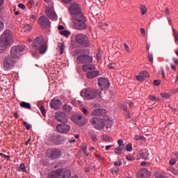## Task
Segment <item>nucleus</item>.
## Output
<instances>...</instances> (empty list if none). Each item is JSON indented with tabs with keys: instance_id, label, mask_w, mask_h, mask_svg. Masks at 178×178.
I'll list each match as a JSON object with an SVG mask.
<instances>
[{
	"instance_id": "nucleus-1",
	"label": "nucleus",
	"mask_w": 178,
	"mask_h": 178,
	"mask_svg": "<svg viewBox=\"0 0 178 178\" xmlns=\"http://www.w3.org/2000/svg\"><path fill=\"white\" fill-rule=\"evenodd\" d=\"M69 10L73 15L72 26L74 29L76 30H84L87 29L86 18H84L83 13H81L80 5L77 3H72L70 6Z\"/></svg>"
},
{
	"instance_id": "nucleus-2",
	"label": "nucleus",
	"mask_w": 178,
	"mask_h": 178,
	"mask_svg": "<svg viewBox=\"0 0 178 178\" xmlns=\"http://www.w3.org/2000/svg\"><path fill=\"white\" fill-rule=\"evenodd\" d=\"M32 48L33 50H31V54L33 58H37V52L38 51L40 54H45L47 52V47L44 41V38L39 37L35 38L32 43Z\"/></svg>"
},
{
	"instance_id": "nucleus-3",
	"label": "nucleus",
	"mask_w": 178,
	"mask_h": 178,
	"mask_svg": "<svg viewBox=\"0 0 178 178\" xmlns=\"http://www.w3.org/2000/svg\"><path fill=\"white\" fill-rule=\"evenodd\" d=\"M12 32L10 30H6L0 38V54H3L9 45H12Z\"/></svg>"
},
{
	"instance_id": "nucleus-4",
	"label": "nucleus",
	"mask_w": 178,
	"mask_h": 178,
	"mask_svg": "<svg viewBox=\"0 0 178 178\" xmlns=\"http://www.w3.org/2000/svg\"><path fill=\"white\" fill-rule=\"evenodd\" d=\"M99 94V91L91 88L83 90L80 93L81 97H83V98H86V99H94V98H95L97 95Z\"/></svg>"
},
{
	"instance_id": "nucleus-5",
	"label": "nucleus",
	"mask_w": 178,
	"mask_h": 178,
	"mask_svg": "<svg viewBox=\"0 0 178 178\" xmlns=\"http://www.w3.org/2000/svg\"><path fill=\"white\" fill-rule=\"evenodd\" d=\"M24 46H13L10 49V55L13 58L17 59V58H20L24 54Z\"/></svg>"
},
{
	"instance_id": "nucleus-6",
	"label": "nucleus",
	"mask_w": 178,
	"mask_h": 178,
	"mask_svg": "<svg viewBox=\"0 0 178 178\" xmlns=\"http://www.w3.org/2000/svg\"><path fill=\"white\" fill-rule=\"evenodd\" d=\"M16 65V60L10 56H7L4 58L3 63L4 70L9 71L12 70Z\"/></svg>"
},
{
	"instance_id": "nucleus-7",
	"label": "nucleus",
	"mask_w": 178,
	"mask_h": 178,
	"mask_svg": "<svg viewBox=\"0 0 178 178\" xmlns=\"http://www.w3.org/2000/svg\"><path fill=\"white\" fill-rule=\"evenodd\" d=\"M90 123H92L93 127L97 130H101V129H104V127H105V122H104V120L99 118H92L90 120Z\"/></svg>"
},
{
	"instance_id": "nucleus-8",
	"label": "nucleus",
	"mask_w": 178,
	"mask_h": 178,
	"mask_svg": "<svg viewBox=\"0 0 178 178\" xmlns=\"http://www.w3.org/2000/svg\"><path fill=\"white\" fill-rule=\"evenodd\" d=\"M75 40L78 44L82 45V47H88L89 45L88 38L83 34H77L76 35Z\"/></svg>"
},
{
	"instance_id": "nucleus-9",
	"label": "nucleus",
	"mask_w": 178,
	"mask_h": 178,
	"mask_svg": "<svg viewBox=\"0 0 178 178\" xmlns=\"http://www.w3.org/2000/svg\"><path fill=\"white\" fill-rule=\"evenodd\" d=\"M55 118L56 120L60 123H67V121L69 120V117L67 115L62 111L56 113Z\"/></svg>"
},
{
	"instance_id": "nucleus-10",
	"label": "nucleus",
	"mask_w": 178,
	"mask_h": 178,
	"mask_svg": "<svg viewBox=\"0 0 178 178\" xmlns=\"http://www.w3.org/2000/svg\"><path fill=\"white\" fill-rule=\"evenodd\" d=\"M98 86L101 90H108L109 88V79L104 77L98 79Z\"/></svg>"
},
{
	"instance_id": "nucleus-11",
	"label": "nucleus",
	"mask_w": 178,
	"mask_h": 178,
	"mask_svg": "<svg viewBox=\"0 0 178 178\" xmlns=\"http://www.w3.org/2000/svg\"><path fill=\"white\" fill-rule=\"evenodd\" d=\"M79 63H92V56L86 54L80 55L77 58Z\"/></svg>"
},
{
	"instance_id": "nucleus-12",
	"label": "nucleus",
	"mask_w": 178,
	"mask_h": 178,
	"mask_svg": "<svg viewBox=\"0 0 178 178\" xmlns=\"http://www.w3.org/2000/svg\"><path fill=\"white\" fill-rule=\"evenodd\" d=\"M38 24L41 26V27H49L51 26V22L49 19L45 16H40L38 19Z\"/></svg>"
},
{
	"instance_id": "nucleus-13",
	"label": "nucleus",
	"mask_w": 178,
	"mask_h": 178,
	"mask_svg": "<svg viewBox=\"0 0 178 178\" xmlns=\"http://www.w3.org/2000/svg\"><path fill=\"white\" fill-rule=\"evenodd\" d=\"M46 15L49 19H53L54 20L58 19V15H56V13H55L52 6L46 7Z\"/></svg>"
},
{
	"instance_id": "nucleus-14",
	"label": "nucleus",
	"mask_w": 178,
	"mask_h": 178,
	"mask_svg": "<svg viewBox=\"0 0 178 178\" xmlns=\"http://www.w3.org/2000/svg\"><path fill=\"white\" fill-rule=\"evenodd\" d=\"M72 121L75 122L78 126H84L87 124V119L83 118L81 115H76L74 117H72Z\"/></svg>"
},
{
	"instance_id": "nucleus-15",
	"label": "nucleus",
	"mask_w": 178,
	"mask_h": 178,
	"mask_svg": "<svg viewBox=\"0 0 178 178\" xmlns=\"http://www.w3.org/2000/svg\"><path fill=\"white\" fill-rule=\"evenodd\" d=\"M56 130L58 133H69L70 131V125L66 124H60L56 126Z\"/></svg>"
},
{
	"instance_id": "nucleus-16",
	"label": "nucleus",
	"mask_w": 178,
	"mask_h": 178,
	"mask_svg": "<svg viewBox=\"0 0 178 178\" xmlns=\"http://www.w3.org/2000/svg\"><path fill=\"white\" fill-rule=\"evenodd\" d=\"M62 105V102L59 99H53L51 102L50 106L53 109H59Z\"/></svg>"
},
{
	"instance_id": "nucleus-17",
	"label": "nucleus",
	"mask_w": 178,
	"mask_h": 178,
	"mask_svg": "<svg viewBox=\"0 0 178 178\" xmlns=\"http://www.w3.org/2000/svg\"><path fill=\"white\" fill-rule=\"evenodd\" d=\"M106 111L104 108H96L91 113L92 116H102Z\"/></svg>"
},
{
	"instance_id": "nucleus-18",
	"label": "nucleus",
	"mask_w": 178,
	"mask_h": 178,
	"mask_svg": "<svg viewBox=\"0 0 178 178\" xmlns=\"http://www.w3.org/2000/svg\"><path fill=\"white\" fill-rule=\"evenodd\" d=\"M98 76H99V72L98 71H90L86 74V76L89 79H95V77H98Z\"/></svg>"
},
{
	"instance_id": "nucleus-19",
	"label": "nucleus",
	"mask_w": 178,
	"mask_h": 178,
	"mask_svg": "<svg viewBox=\"0 0 178 178\" xmlns=\"http://www.w3.org/2000/svg\"><path fill=\"white\" fill-rule=\"evenodd\" d=\"M151 177V172L147 169L142 170L140 175L138 178H149Z\"/></svg>"
},
{
	"instance_id": "nucleus-20",
	"label": "nucleus",
	"mask_w": 178,
	"mask_h": 178,
	"mask_svg": "<svg viewBox=\"0 0 178 178\" xmlns=\"http://www.w3.org/2000/svg\"><path fill=\"white\" fill-rule=\"evenodd\" d=\"M62 155V153L58 149H53L51 153V159H56Z\"/></svg>"
},
{
	"instance_id": "nucleus-21",
	"label": "nucleus",
	"mask_w": 178,
	"mask_h": 178,
	"mask_svg": "<svg viewBox=\"0 0 178 178\" xmlns=\"http://www.w3.org/2000/svg\"><path fill=\"white\" fill-rule=\"evenodd\" d=\"M139 155L141 158L145 159V161H147V159H148V156H149V153H148V151L146 149H141L139 151Z\"/></svg>"
},
{
	"instance_id": "nucleus-22",
	"label": "nucleus",
	"mask_w": 178,
	"mask_h": 178,
	"mask_svg": "<svg viewBox=\"0 0 178 178\" xmlns=\"http://www.w3.org/2000/svg\"><path fill=\"white\" fill-rule=\"evenodd\" d=\"M83 72H89V70H95V65H83L82 66Z\"/></svg>"
},
{
	"instance_id": "nucleus-23",
	"label": "nucleus",
	"mask_w": 178,
	"mask_h": 178,
	"mask_svg": "<svg viewBox=\"0 0 178 178\" xmlns=\"http://www.w3.org/2000/svg\"><path fill=\"white\" fill-rule=\"evenodd\" d=\"M51 177L52 178H60L62 177V170H57L56 171H54L51 173Z\"/></svg>"
},
{
	"instance_id": "nucleus-24",
	"label": "nucleus",
	"mask_w": 178,
	"mask_h": 178,
	"mask_svg": "<svg viewBox=\"0 0 178 178\" xmlns=\"http://www.w3.org/2000/svg\"><path fill=\"white\" fill-rule=\"evenodd\" d=\"M124 149V146H118L117 148L115 149V152L116 155H122L123 150Z\"/></svg>"
},
{
	"instance_id": "nucleus-25",
	"label": "nucleus",
	"mask_w": 178,
	"mask_h": 178,
	"mask_svg": "<svg viewBox=\"0 0 178 178\" xmlns=\"http://www.w3.org/2000/svg\"><path fill=\"white\" fill-rule=\"evenodd\" d=\"M72 106L69 104H65L63 106V111H64L65 112H72Z\"/></svg>"
},
{
	"instance_id": "nucleus-26",
	"label": "nucleus",
	"mask_w": 178,
	"mask_h": 178,
	"mask_svg": "<svg viewBox=\"0 0 178 178\" xmlns=\"http://www.w3.org/2000/svg\"><path fill=\"white\" fill-rule=\"evenodd\" d=\"M22 108H25L26 109H31V105L29 103L22 102L20 104Z\"/></svg>"
},
{
	"instance_id": "nucleus-27",
	"label": "nucleus",
	"mask_w": 178,
	"mask_h": 178,
	"mask_svg": "<svg viewBox=\"0 0 178 178\" xmlns=\"http://www.w3.org/2000/svg\"><path fill=\"white\" fill-rule=\"evenodd\" d=\"M102 139L104 140V141H106V143H112V141H113V139H112V138H111L106 135H103L102 136Z\"/></svg>"
},
{
	"instance_id": "nucleus-28",
	"label": "nucleus",
	"mask_w": 178,
	"mask_h": 178,
	"mask_svg": "<svg viewBox=\"0 0 178 178\" xmlns=\"http://www.w3.org/2000/svg\"><path fill=\"white\" fill-rule=\"evenodd\" d=\"M60 34L61 35H64V37H66V38H67L69 37V35H70V34H72V33H70V31H69L67 30H65V31H60Z\"/></svg>"
},
{
	"instance_id": "nucleus-29",
	"label": "nucleus",
	"mask_w": 178,
	"mask_h": 178,
	"mask_svg": "<svg viewBox=\"0 0 178 178\" xmlns=\"http://www.w3.org/2000/svg\"><path fill=\"white\" fill-rule=\"evenodd\" d=\"M58 138V136H53L50 138V145H52L53 144H58V140H56Z\"/></svg>"
},
{
	"instance_id": "nucleus-30",
	"label": "nucleus",
	"mask_w": 178,
	"mask_h": 178,
	"mask_svg": "<svg viewBox=\"0 0 178 178\" xmlns=\"http://www.w3.org/2000/svg\"><path fill=\"white\" fill-rule=\"evenodd\" d=\"M58 48L60 50V55H63V52H65V44L64 43H59Z\"/></svg>"
},
{
	"instance_id": "nucleus-31",
	"label": "nucleus",
	"mask_w": 178,
	"mask_h": 178,
	"mask_svg": "<svg viewBox=\"0 0 178 178\" xmlns=\"http://www.w3.org/2000/svg\"><path fill=\"white\" fill-rule=\"evenodd\" d=\"M172 31L174 33V38H175V44H177V41H178L177 30H176V29H175V28H172Z\"/></svg>"
},
{
	"instance_id": "nucleus-32",
	"label": "nucleus",
	"mask_w": 178,
	"mask_h": 178,
	"mask_svg": "<svg viewBox=\"0 0 178 178\" xmlns=\"http://www.w3.org/2000/svg\"><path fill=\"white\" fill-rule=\"evenodd\" d=\"M23 30L25 33H30L31 31V26L26 24L24 26Z\"/></svg>"
},
{
	"instance_id": "nucleus-33",
	"label": "nucleus",
	"mask_w": 178,
	"mask_h": 178,
	"mask_svg": "<svg viewBox=\"0 0 178 178\" xmlns=\"http://www.w3.org/2000/svg\"><path fill=\"white\" fill-rule=\"evenodd\" d=\"M136 80L138 81H144L145 80V78L143 76V74H140V75L136 76Z\"/></svg>"
},
{
	"instance_id": "nucleus-34",
	"label": "nucleus",
	"mask_w": 178,
	"mask_h": 178,
	"mask_svg": "<svg viewBox=\"0 0 178 178\" xmlns=\"http://www.w3.org/2000/svg\"><path fill=\"white\" fill-rule=\"evenodd\" d=\"M140 12L143 15H145V13H147V7H145V6H141Z\"/></svg>"
},
{
	"instance_id": "nucleus-35",
	"label": "nucleus",
	"mask_w": 178,
	"mask_h": 178,
	"mask_svg": "<svg viewBox=\"0 0 178 178\" xmlns=\"http://www.w3.org/2000/svg\"><path fill=\"white\" fill-rule=\"evenodd\" d=\"M161 98H165L166 99H168V98H170V95L169 93L163 92L161 93Z\"/></svg>"
},
{
	"instance_id": "nucleus-36",
	"label": "nucleus",
	"mask_w": 178,
	"mask_h": 178,
	"mask_svg": "<svg viewBox=\"0 0 178 178\" xmlns=\"http://www.w3.org/2000/svg\"><path fill=\"white\" fill-rule=\"evenodd\" d=\"M148 59L151 63H154V56L151 53H148Z\"/></svg>"
},
{
	"instance_id": "nucleus-37",
	"label": "nucleus",
	"mask_w": 178,
	"mask_h": 178,
	"mask_svg": "<svg viewBox=\"0 0 178 178\" xmlns=\"http://www.w3.org/2000/svg\"><path fill=\"white\" fill-rule=\"evenodd\" d=\"M140 74L143 76L144 79H148V77H149V75L148 74V72L147 71H143L140 72Z\"/></svg>"
},
{
	"instance_id": "nucleus-38",
	"label": "nucleus",
	"mask_w": 178,
	"mask_h": 178,
	"mask_svg": "<svg viewBox=\"0 0 178 178\" xmlns=\"http://www.w3.org/2000/svg\"><path fill=\"white\" fill-rule=\"evenodd\" d=\"M126 149L128 151V152H131V151H133V146L131 144H128L126 145Z\"/></svg>"
},
{
	"instance_id": "nucleus-39",
	"label": "nucleus",
	"mask_w": 178,
	"mask_h": 178,
	"mask_svg": "<svg viewBox=\"0 0 178 178\" xmlns=\"http://www.w3.org/2000/svg\"><path fill=\"white\" fill-rule=\"evenodd\" d=\"M23 124L26 127V130H30V129L32 127L31 124L27 123L26 122H24Z\"/></svg>"
},
{
	"instance_id": "nucleus-40",
	"label": "nucleus",
	"mask_w": 178,
	"mask_h": 178,
	"mask_svg": "<svg viewBox=\"0 0 178 178\" xmlns=\"http://www.w3.org/2000/svg\"><path fill=\"white\" fill-rule=\"evenodd\" d=\"M0 156L4 158V159H7V161H10V156L6 155L3 153H0Z\"/></svg>"
},
{
	"instance_id": "nucleus-41",
	"label": "nucleus",
	"mask_w": 178,
	"mask_h": 178,
	"mask_svg": "<svg viewBox=\"0 0 178 178\" xmlns=\"http://www.w3.org/2000/svg\"><path fill=\"white\" fill-rule=\"evenodd\" d=\"M19 169H21V170L22 172H27V170L26 169V165L23 163H21L20 165H19Z\"/></svg>"
},
{
	"instance_id": "nucleus-42",
	"label": "nucleus",
	"mask_w": 178,
	"mask_h": 178,
	"mask_svg": "<svg viewBox=\"0 0 178 178\" xmlns=\"http://www.w3.org/2000/svg\"><path fill=\"white\" fill-rule=\"evenodd\" d=\"M119 172V168L118 167H113L112 169H111V173L115 174V173H117Z\"/></svg>"
},
{
	"instance_id": "nucleus-43",
	"label": "nucleus",
	"mask_w": 178,
	"mask_h": 178,
	"mask_svg": "<svg viewBox=\"0 0 178 178\" xmlns=\"http://www.w3.org/2000/svg\"><path fill=\"white\" fill-rule=\"evenodd\" d=\"M5 29V24L2 21H0V33H2V31Z\"/></svg>"
},
{
	"instance_id": "nucleus-44",
	"label": "nucleus",
	"mask_w": 178,
	"mask_h": 178,
	"mask_svg": "<svg viewBox=\"0 0 178 178\" xmlns=\"http://www.w3.org/2000/svg\"><path fill=\"white\" fill-rule=\"evenodd\" d=\"M154 86H161V80L158 79V80H154L153 82Z\"/></svg>"
},
{
	"instance_id": "nucleus-45",
	"label": "nucleus",
	"mask_w": 178,
	"mask_h": 178,
	"mask_svg": "<svg viewBox=\"0 0 178 178\" xmlns=\"http://www.w3.org/2000/svg\"><path fill=\"white\" fill-rule=\"evenodd\" d=\"M135 140L136 141H138V140H145V138H144V136H135Z\"/></svg>"
},
{
	"instance_id": "nucleus-46",
	"label": "nucleus",
	"mask_w": 178,
	"mask_h": 178,
	"mask_svg": "<svg viewBox=\"0 0 178 178\" xmlns=\"http://www.w3.org/2000/svg\"><path fill=\"white\" fill-rule=\"evenodd\" d=\"M159 73L162 74L163 79H165V70H163V67H160Z\"/></svg>"
},
{
	"instance_id": "nucleus-47",
	"label": "nucleus",
	"mask_w": 178,
	"mask_h": 178,
	"mask_svg": "<svg viewBox=\"0 0 178 178\" xmlns=\"http://www.w3.org/2000/svg\"><path fill=\"white\" fill-rule=\"evenodd\" d=\"M118 146L124 147V144H123V140L119 139L118 140Z\"/></svg>"
},
{
	"instance_id": "nucleus-48",
	"label": "nucleus",
	"mask_w": 178,
	"mask_h": 178,
	"mask_svg": "<svg viewBox=\"0 0 178 178\" xmlns=\"http://www.w3.org/2000/svg\"><path fill=\"white\" fill-rule=\"evenodd\" d=\"M112 124H113L112 121H108L106 123L107 129H111V127H112Z\"/></svg>"
},
{
	"instance_id": "nucleus-49",
	"label": "nucleus",
	"mask_w": 178,
	"mask_h": 178,
	"mask_svg": "<svg viewBox=\"0 0 178 178\" xmlns=\"http://www.w3.org/2000/svg\"><path fill=\"white\" fill-rule=\"evenodd\" d=\"M81 111L83 113H84V115H88V113H90V112H88V110L84 107L81 108Z\"/></svg>"
},
{
	"instance_id": "nucleus-50",
	"label": "nucleus",
	"mask_w": 178,
	"mask_h": 178,
	"mask_svg": "<svg viewBox=\"0 0 178 178\" xmlns=\"http://www.w3.org/2000/svg\"><path fill=\"white\" fill-rule=\"evenodd\" d=\"M124 47L127 52H130V47H129V45L127 43L124 44Z\"/></svg>"
},
{
	"instance_id": "nucleus-51",
	"label": "nucleus",
	"mask_w": 178,
	"mask_h": 178,
	"mask_svg": "<svg viewBox=\"0 0 178 178\" xmlns=\"http://www.w3.org/2000/svg\"><path fill=\"white\" fill-rule=\"evenodd\" d=\"M40 111H41L43 116H44V115H45V107H44V106H40Z\"/></svg>"
},
{
	"instance_id": "nucleus-52",
	"label": "nucleus",
	"mask_w": 178,
	"mask_h": 178,
	"mask_svg": "<svg viewBox=\"0 0 178 178\" xmlns=\"http://www.w3.org/2000/svg\"><path fill=\"white\" fill-rule=\"evenodd\" d=\"M18 8H20V9H26V6H24L23 3H19L18 5Z\"/></svg>"
},
{
	"instance_id": "nucleus-53",
	"label": "nucleus",
	"mask_w": 178,
	"mask_h": 178,
	"mask_svg": "<svg viewBox=\"0 0 178 178\" xmlns=\"http://www.w3.org/2000/svg\"><path fill=\"white\" fill-rule=\"evenodd\" d=\"M149 98L150 101H156V97L155 96L150 95Z\"/></svg>"
},
{
	"instance_id": "nucleus-54",
	"label": "nucleus",
	"mask_w": 178,
	"mask_h": 178,
	"mask_svg": "<svg viewBox=\"0 0 178 178\" xmlns=\"http://www.w3.org/2000/svg\"><path fill=\"white\" fill-rule=\"evenodd\" d=\"M170 67L172 70H174V72H176V65L175 64H170Z\"/></svg>"
},
{
	"instance_id": "nucleus-55",
	"label": "nucleus",
	"mask_w": 178,
	"mask_h": 178,
	"mask_svg": "<svg viewBox=\"0 0 178 178\" xmlns=\"http://www.w3.org/2000/svg\"><path fill=\"white\" fill-rule=\"evenodd\" d=\"M175 163H176V159H172L170 161V164L173 165H175Z\"/></svg>"
},
{
	"instance_id": "nucleus-56",
	"label": "nucleus",
	"mask_w": 178,
	"mask_h": 178,
	"mask_svg": "<svg viewBox=\"0 0 178 178\" xmlns=\"http://www.w3.org/2000/svg\"><path fill=\"white\" fill-rule=\"evenodd\" d=\"M92 141H94V143H95V141H97V140H98V139L97 138V136L92 135Z\"/></svg>"
},
{
	"instance_id": "nucleus-57",
	"label": "nucleus",
	"mask_w": 178,
	"mask_h": 178,
	"mask_svg": "<svg viewBox=\"0 0 178 178\" xmlns=\"http://www.w3.org/2000/svg\"><path fill=\"white\" fill-rule=\"evenodd\" d=\"M127 161H134V157H131L130 156H127Z\"/></svg>"
},
{
	"instance_id": "nucleus-58",
	"label": "nucleus",
	"mask_w": 178,
	"mask_h": 178,
	"mask_svg": "<svg viewBox=\"0 0 178 178\" xmlns=\"http://www.w3.org/2000/svg\"><path fill=\"white\" fill-rule=\"evenodd\" d=\"M109 69H115V64H110L108 65Z\"/></svg>"
},
{
	"instance_id": "nucleus-59",
	"label": "nucleus",
	"mask_w": 178,
	"mask_h": 178,
	"mask_svg": "<svg viewBox=\"0 0 178 178\" xmlns=\"http://www.w3.org/2000/svg\"><path fill=\"white\" fill-rule=\"evenodd\" d=\"M97 60H101V53L97 54Z\"/></svg>"
},
{
	"instance_id": "nucleus-60",
	"label": "nucleus",
	"mask_w": 178,
	"mask_h": 178,
	"mask_svg": "<svg viewBox=\"0 0 178 178\" xmlns=\"http://www.w3.org/2000/svg\"><path fill=\"white\" fill-rule=\"evenodd\" d=\"M31 19L32 20H37V17H35V15H31Z\"/></svg>"
},
{
	"instance_id": "nucleus-61",
	"label": "nucleus",
	"mask_w": 178,
	"mask_h": 178,
	"mask_svg": "<svg viewBox=\"0 0 178 178\" xmlns=\"http://www.w3.org/2000/svg\"><path fill=\"white\" fill-rule=\"evenodd\" d=\"M110 148H112V145H107V146H106L105 149H106V151H108V149H110Z\"/></svg>"
},
{
	"instance_id": "nucleus-62",
	"label": "nucleus",
	"mask_w": 178,
	"mask_h": 178,
	"mask_svg": "<svg viewBox=\"0 0 178 178\" xmlns=\"http://www.w3.org/2000/svg\"><path fill=\"white\" fill-rule=\"evenodd\" d=\"M140 32L142 34H145V30L144 29V28H140Z\"/></svg>"
},
{
	"instance_id": "nucleus-63",
	"label": "nucleus",
	"mask_w": 178,
	"mask_h": 178,
	"mask_svg": "<svg viewBox=\"0 0 178 178\" xmlns=\"http://www.w3.org/2000/svg\"><path fill=\"white\" fill-rule=\"evenodd\" d=\"M65 29L64 26L60 25L58 26V30H63Z\"/></svg>"
},
{
	"instance_id": "nucleus-64",
	"label": "nucleus",
	"mask_w": 178,
	"mask_h": 178,
	"mask_svg": "<svg viewBox=\"0 0 178 178\" xmlns=\"http://www.w3.org/2000/svg\"><path fill=\"white\" fill-rule=\"evenodd\" d=\"M76 141V139H69V143L72 144V143H74Z\"/></svg>"
}]
</instances>
